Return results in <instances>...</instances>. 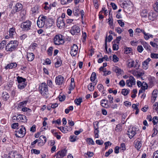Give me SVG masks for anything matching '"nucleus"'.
Returning <instances> with one entry per match:
<instances>
[{"mask_svg": "<svg viewBox=\"0 0 158 158\" xmlns=\"http://www.w3.org/2000/svg\"><path fill=\"white\" fill-rule=\"evenodd\" d=\"M131 3L129 0H123V2L121 4V6L125 8L128 7Z\"/></svg>", "mask_w": 158, "mask_h": 158, "instance_id": "15", "label": "nucleus"}, {"mask_svg": "<svg viewBox=\"0 0 158 158\" xmlns=\"http://www.w3.org/2000/svg\"><path fill=\"white\" fill-rule=\"evenodd\" d=\"M54 44L56 45H59L63 44L64 43V41L62 35H56L54 39Z\"/></svg>", "mask_w": 158, "mask_h": 158, "instance_id": "3", "label": "nucleus"}, {"mask_svg": "<svg viewBox=\"0 0 158 158\" xmlns=\"http://www.w3.org/2000/svg\"><path fill=\"white\" fill-rule=\"evenodd\" d=\"M134 61L129 62L128 63V66L129 67H132L134 66Z\"/></svg>", "mask_w": 158, "mask_h": 158, "instance_id": "63", "label": "nucleus"}, {"mask_svg": "<svg viewBox=\"0 0 158 158\" xmlns=\"http://www.w3.org/2000/svg\"><path fill=\"white\" fill-rule=\"evenodd\" d=\"M118 48V45L115 44H113V50H117Z\"/></svg>", "mask_w": 158, "mask_h": 158, "instance_id": "62", "label": "nucleus"}, {"mask_svg": "<svg viewBox=\"0 0 158 158\" xmlns=\"http://www.w3.org/2000/svg\"><path fill=\"white\" fill-rule=\"evenodd\" d=\"M96 143L97 144L101 145L103 143V141L102 140H97L96 141Z\"/></svg>", "mask_w": 158, "mask_h": 158, "instance_id": "59", "label": "nucleus"}, {"mask_svg": "<svg viewBox=\"0 0 158 158\" xmlns=\"http://www.w3.org/2000/svg\"><path fill=\"white\" fill-rule=\"evenodd\" d=\"M72 0H61V3L62 4L64 5L70 3Z\"/></svg>", "mask_w": 158, "mask_h": 158, "instance_id": "39", "label": "nucleus"}, {"mask_svg": "<svg viewBox=\"0 0 158 158\" xmlns=\"http://www.w3.org/2000/svg\"><path fill=\"white\" fill-rule=\"evenodd\" d=\"M64 81L63 77L61 75H59L56 78L55 82L56 85H60L64 83Z\"/></svg>", "mask_w": 158, "mask_h": 158, "instance_id": "13", "label": "nucleus"}, {"mask_svg": "<svg viewBox=\"0 0 158 158\" xmlns=\"http://www.w3.org/2000/svg\"><path fill=\"white\" fill-rule=\"evenodd\" d=\"M104 144L105 145V149L106 150L107 149L108 146H110L111 145L112 143L108 141L105 142Z\"/></svg>", "mask_w": 158, "mask_h": 158, "instance_id": "44", "label": "nucleus"}, {"mask_svg": "<svg viewBox=\"0 0 158 158\" xmlns=\"http://www.w3.org/2000/svg\"><path fill=\"white\" fill-rule=\"evenodd\" d=\"M95 84L92 85V83H90L88 86V89L90 91H92L94 90Z\"/></svg>", "mask_w": 158, "mask_h": 158, "instance_id": "31", "label": "nucleus"}, {"mask_svg": "<svg viewBox=\"0 0 158 158\" xmlns=\"http://www.w3.org/2000/svg\"><path fill=\"white\" fill-rule=\"evenodd\" d=\"M156 18V14L152 12H150L149 13L148 18L149 19L153 21Z\"/></svg>", "mask_w": 158, "mask_h": 158, "instance_id": "16", "label": "nucleus"}, {"mask_svg": "<svg viewBox=\"0 0 158 158\" xmlns=\"http://www.w3.org/2000/svg\"><path fill=\"white\" fill-rule=\"evenodd\" d=\"M121 126L119 124H118L116 126L115 130L117 131H120L121 130Z\"/></svg>", "mask_w": 158, "mask_h": 158, "instance_id": "48", "label": "nucleus"}, {"mask_svg": "<svg viewBox=\"0 0 158 158\" xmlns=\"http://www.w3.org/2000/svg\"><path fill=\"white\" fill-rule=\"evenodd\" d=\"M27 84L25 83H20L18 85L19 89H24L26 86Z\"/></svg>", "mask_w": 158, "mask_h": 158, "instance_id": "29", "label": "nucleus"}, {"mask_svg": "<svg viewBox=\"0 0 158 158\" xmlns=\"http://www.w3.org/2000/svg\"><path fill=\"white\" fill-rule=\"evenodd\" d=\"M47 19V17L46 16H40L38 17V19L40 20V21H42L45 23V22Z\"/></svg>", "mask_w": 158, "mask_h": 158, "instance_id": "32", "label": "nucleus"}, {"mask_svg": "<svg viewBox=\"0 0 158 158\" xmlns=\"http://www.w3.org/2000/svg\"><path fill=\"white\" fill-rule=\"evenodd\" d=\"M23 8L22 4L20 3H17L15 6L13 7L11 10V13L12 14H15L16 12H19Z\"/></svg>", "mask_w": 158, "mask_h": 158, "instance_id": "6", "label": "nucleus"}, {"mask_svg": "<svg viewBox=\"0 0 158 158\" xmlns=\"http://www.w3.org/2000/svg\"><path fill=\"white\" fill-rule=\"evenodd\" d=\"M105 102V100L104 99L102 100L101 102V104L102 106L106 107L107 106V104L106 103L104 102Z\"/></svg>", "mask_w": 158, "mask_h": 158, "instance_id": "53", "label": "nucleus"}, {"mask_svg": "<svg viewBox=\"0 0 158 158\" xmlns=\"http://www.w3.org/2000/svg\"><path fill=\"white\" fill-rule=\"evenodd\" d=\"M97 88L100 91L104 89V87L102 84H99L97 86Z\"/></svg>", "mask_w": 158, "mask_h": 158, "instance_id": "51", "label": "nucleus"}, {"mask_svg": "<svg viewBox=\"0 0 158 158\" xmlns=\"http://www.w3.org/2000/svg\"><path fill=\"white\" fill-rule=\"evenodd\" d=\"M19 43L16 40L10 41L6 46V50L7 51L11 52L15 51Z\"/></svg>", "mask_w": 158, "mask_h": 158, "instance_id": "1", "label": "nucleus"}, {"mask_svg": "<svg viewBox=\"0 0 158 158\" xmlns=\"http://www.w3.org/2000/svg\"><path fill=\"white\" fill-rule=\"evenodd\" d=\"M17 66V64L15 63H13L8 64L5 67L6 69H11L12 68H15Z\"/></svg>", "mask_w": 158, "mask_h": 158, "instance_id": "18", "label": "nucleus"}, {"mask_svg": "<svg viewBox=\"0 0 158 158\" xmlns=\"http://www.w3.org/2000/svg\"><path fill=\"white\" fill-rule=\"evenodd\" d=\"M135 147L138 150H139L141 147V143L139 140H136L135 141Z\"/></svg>", "mask_w": 158, "mask_h": 158, "instance_id": "19", "label": "nucleus"}, {"mask_svg": "<svg viewBox=\"0 0 158 158\" xmlns=\"http://www.w3.org/2000/svg\"><path fill=\"white\" fill-rule=\"evenodd\" d=\"M153 158H158V150L154 153Z\"/></svg>", "mask_w": 158, "mask_h": 158, "instance_id": "64", "label": "nucleus"}, {"mask_svg": "<svg viewBox=\"0 0 158 158\" xmlns=\"http://www.w3.org/2000/svg\"><path fill=\"white\" fill-rule=\"evenodd\" d=\"M114 71L118 75L121 74L123 72L121 69L118 67L115 68Z\"/></svg>", "mask_w": 158, "mask_h": 158, "instance_id": "27", "label": "nucleus"}, {"mask_svg": "<svg viewBox=\"0 0 158 158\" xmlns=\"http://www.w3.org/2000/svg\"><path fill=\"white\" fill-rule=\"evenodd\" d=\"M77 136L75 135L71 136L70 137V140L71 142H75L76 139V138Z\"/></svg>", "mask_w": 158, "mask_h": 158, "instance_id": "46", "label": "nucleus"}, {"mask_svg": "<svg viewBox=\"0 0 158 158\" xmlns=\"http://www.w3.org/2000/svg\"><path fill=\"white\" fill-rule=\"evenodd\" d=\"M9 36L11 37H13V35H14L15 33V28L13 27L10 28L9 30Z\"/></svg>", "mask_w": 158, "mask_h": 158, "instance_id": "21", "label": "nucleus"}, {"mask_svg": "<svg viewBox=\"0 0 158 158\" xmlns=\"http://www.w3.org/2000/svg\"><path fill=\"white\" fill-rule=\"evenodd\" d=\"M155 10L158 12V0L156 1V3H155V6L154 7Z\"/></svg>", "mask_w": 158, "mask_h": 158, "instance_id": "52", "label": "nucleus"}, {"mask_svg": "<svg viewBox=\"0 0 158 158\" xmlns=\"http://www.w3.org/2000/svg\"><path fill=\"white\" fill-rule=\"evenodd\" d=\"M15 135L18 137H22L26 134V129L24 127L22 126L19 130L15 131Z\"/></svg>", "mask_w": 158, "mask_h": 158, "instance_id": "4", "label": "nucleus"}, {"mask_svg": "<svg viewBox=\"0 0 158 158\" xmlns=\"http://www.w3.org/2000/svg\"><path fill=\"white\" fill-rule=\"evenodd\" d=\"M113 152V150L112 149H110L107 152H106L105 153V156L107 157L111 153Z\"/></svg>", "mask_w": 158, "mask_h": 158, "instance_id": "41", "label": "nucleus"}, {"mask_svg": "<svg viewBox=\"0 0 158 158\" xmlns=\"http://www.w3.org/2000/svg\"><path fill=\"white\" fill-rule=\"evenodd\" d=\"M148 85L146 83H145L144 84L143 86H142L141 87V89H143V90H145V89H148Z\"/></svg>", "mask_w": 158, "mask_h": 158, "instance_id": "56", "label": "nucleus"}, {"mask_svg": "<svg viewBox=\"0 0 158 158\" xmlns=\"http://www.w3.org/2000/svg\"><path fill=\"white\" fill-rule=\"evenodd\" d=\"M82 102V98H79L77 99H75L74 100V102L77 105H80Z\"/></svg>", "mask_w": 158, "mask_h": 158, "instance_id": "33", "label": "nucleus"}, {"mask_svg": "<svg viewBox=\"0 0 158 158\" xmlns=\"http://www.w3.org/2000/svg\"><path fill=\"white\" fill-rule=\"evenodd\" d=\"M41 140L42 142V145H43L46 142V137L44 135H41L39 138V140Z\"/></svg>", "mask_w": 158, "mask_h": 158, "instance_id": "24", "label": "nucleus"}, {"mask_svg": "<svg viewBox=\"0 0 158 158\" xmlns=\"http://www.w3.org/2000/svg\"><path fill=\"white\" fill-rule=\"evenodd\" d=\"M12 154V156H11V158H17V157H15L16 156H18L19 155H18V154L16 152H12L11 154H10L11 155Z\"/></svg>", "mask_w": 158, "mask_h": 158, "instance_id": "54", "label": "nucleus"}, {"mask_svg": "<svg viewBox=\"0 0 158 158\" xmlns=\"http://www.w3.org/2000/svg\"><path fill=\"white\" fill-rule=\"evenodd\" d=\"M34 55L32 53H27V58L29 61H32L34 58Z\"/></svg>", "mask_w": 158, "mask_h": 158, "instance_id": "17", "label": "nucleus"}, {"mask_svg": "<svg viewBox=\"0 0 158 158\" xmlns=\"http://www.w3.org/2000/svg\"><path fill=\"white\" fill-rule=\"evenodd\" d=\"M3 99L5 101L7 100L9 97L8 94L6 92H5L2 93Z\"/></svg>", "mask_w": 158, "mask_h": 158, "instance_id": "23", "label": "nucleus"}, {"mask_svg": "<svg viewBox=\"0 0 158 158\" xmlns=\"http://www.w3.org/2000/svg\"><path fill=\"white\" fill-rule=\"evenodd\" d=\"M80 31V27L77 25L73 26L70 30V32L72 35H76Z\"/></svg>", "mask_w": 158, "mask_h": 158, "instance_id": "9", "label": "nucleus"}, {"mask_svg": "<svg viewBox=\"0 0 158 158\" xmlns=\"http://www.w3.org/2000/svg\"><path fill=\"white\" fill-rule=\"evenodd\" d=\"M96 75L95 73L93 72L91 74L90 80L91 81L93 82L96 79Z\"/></svg>", "mask_w": 158, "mask_h": 158, "instance_id": "30", "label": "nucleus"}, {"mask_svg": "<svg viewBox=\"0 0 158 158\" xmlns=\"http://www.w3.org/2000/svg\"><path fill=\"white\" fill-rule=\"evenodd\" d=\"M6 44V41L3 40L0 43V49H3L4 48V45Z\"/></svg>", "mask_w": 158, "mask_h": 158, "instance_id": "35", "label": "nucleus"}, {"mask_svg": "<svg viewBox=\"0 0 158 158\" xmlns=\"http://www.w3.org/2000/svg\"><path fill=\"white\" fill-rule=\"evenodd\" d=\"M135 84V81L133 76H131L129 77V79L126 81V85L129 87H132V85Z\"/></svg>", "mask_w": 158, "mask_h": 158, "instance_id": "10", "label": "nucleus"}, {"mask_svg": "<svg viewBox=\"0 0 158 158\" xmlns=\"http://www.w3.org/2000/svg\"><path fill=\"white\" fill-rule=\"evenodd\" d=\"M151 57L152 58H158V54L155 53H152L151 55Z\"/></svg>", "mask_w": 158, "mask_h": 158, "instance_id": "45", "label": "nucleus"}, {"mask_svg": "<svg viewBox=\"0 0 158 158\" xmlns=\"http://www.w3.org/2000/svg\"><path fill=\"white\" fill-rule=\"evenodd\" d=\"M38 6H35L34 7L31 8V11L32 14L34 15H35L36 14L38 13Z\"/></svg>", "mask_w": 158, "mask_h": 158, "instance_id": "20", "label": "nucleus"}, {"mask_svg": "<svg viewBox=\"0 0 158 158\" xmlns=\"http://www.w3.org/2000/svg\"><path fill=\"white\" fill-rule=\"evenodd\" d=\"M27 120V117L24 115L20 114L17 116V121H21L24 123H26Z\"/></svg>", "mask_w": 158, "mask_h": 158, "instance_id": "14", "label": "nucleus"}, {"mask_svg": "<svg viewBox=\"0 0 158 158\" xmlns=\"http://www.w3.org/2000/svg\"><path fill=\"white\" fill-rule=\"evenodd\" d=\"M40 19L38 20L37 22V24L38 27L39 28H42L44 26V23L43 22L40 21Z\"/></svg>", "mask_w": 158, "mask_h": 158, "instance_id": "26", "label": "nucleus"}, {"mask_svg": "<svg viewBox=\"0 0 158 158\" xmlns=\"http://www.w3.org/2000/svg\"><path fill=\"white\" fill-rule=\"evenodd\" d=\"M121 36H119L117 37L116 39L114 40L115 42L117 44H119L120 40L121 39Z\"/></svg>", "mask_w": 158, "mask_h": 158, "instance_id": "61", "label": "nucleus"}, {"mask_svg": "<svg viewBox=\"0 0 158 158\" xmlns=\"http://www.w3.org/2000/svg\"><path fill=\"white\" fill-rule=\"evenodd\" d=\"M137 128L135 127H132L131 129H129L127 133L130 139L133 137L136 134Z\"/></svg>", "mask_w": 158, "mask_h": 158, "instance_id": "7", "label": "nucleus"}, {"mask_svg": "<svg viewBox=\"0 0 158 158\" xmlns=\"http://www.w3.org/2000/svg\"><path fill=\"white\" fill-rule=\"evenodd\" d=\"M31 24V22L27 20L21 23V27L24 31H27L30 29Z\"/></svg>", "mask_w": 158, "mask_h": 158, "instance_id": "5", "label": "nucleus"}, {"mask_svg": "<svg viewBox=\"0 0 158 158\" xmlns=\"http://www.w3.org/2000/svg\"><path fill=\"white\" fill-rule=\"evenodd\" d=\"M115 31L119 34H121L123 32V30L119 27L116 28Z\"/></svg>", "mask_w": 158, "mask_h": 158, "instance_id": "55", "label": "nucleus"}, {"mask_svg": "<svg viewBox=\"0 0 158 158\" xmlns=\"http://www.w3.org/2000/svg\"><path fill=\"white\" fill-rule=\"evenodd\" d=\"M52 47H50L48 49L47 51V52L48 55L49 56H51L52 55Z\"/></svg>", "mask_w": 158, "mask_h": 158, "instance_id": "37", "label": "nucleus"}, {"mask_svg": "<svg viewBox=\"0 0 158 158\" xmlns=\"http://www.w3.org/2000/svg\"><path fill=\"white\" fill-rule=\"evenodd\" d=\"M73 13L75 16H77L79 15V10L78 9H76L73 11Z\"/></svg>", "mask_w": 158, "mask_h": 158, "instance_id": "60", "label": "nucleus"}, {"mask_svg": "<svg viewBox=\"0 0 158 158\" xmlns=\"http://www.w3.org/2000/svg\"><path fill=\"white\" fill-rule=\"evenodd\" d=\"M56 24L58 27L60 29H62L64 27L65 23L64 19H62L61 18H58L56 20Z\"/></svg>", "mask_w": 158, "mask_h": 158, "instance_id": "8", "label": "nucleus"}, {"mask_svg": "<svg viewBox=\"0 0 158 158\" xmlns=\"http://www.w3.org/2000/svg\"><path fill=\"white\" fill-rule=\"evenodd\" d=\"M142 44L143 45L144 47L148 51L150 50V48H151V47L148 44L144 42H143Z\"/></svg>", "mask_w": 158, "mask_h": 158, "instance_id": "22", "label": "nucleus"}, {"mask_svg": "<svg viewBox=\"0 0 158 158\" xmlns=\"http://www.w3.org/2000/svg\"><path fill=\"white\" fill-rule=\"evenodd\" d=\"M86 141L88 142V144H90L94 145V143L93 139L91 138H88L86 139Z\"/></svg>", "mask_w": 158, "mask_h": 158, "instance_id": "34", "label": "nucleus"}, {"mask_svg": "<svg viewBox=\"0 0 158 158\" xmlns=\"http://www.w3.org/2000/svg\"><path fill=\"white\" fill-rule=\"evenodd\" d=\"M129 91V90H128L126 89H123L122 90V94L124 96H126L128 94Z\"/></svg>", "mask_w": 158, "mask_h": 158, "instance_id": "36", "label": "nucleus"}, {"mask_svg": "<svg viewBox=\"0 0 158 158\" xmlns=\"http://www.w3.org/2000/svg\"><path fill=\"white\" fill-rule=\"evenodd\" d=\"M108 98L109 99L110 103H113V97L111 96V95H108Z\"/></svg>", "mask_w": 158, "mask_h": 158, "instance_id": "57", "label": "nucleus"}, {"mask_svg": "<svg viewBox=\"0 0 158 158\" xmlns=\"http://www.w3.org/2000/svg\"><path fill=\"white\" fill-rule=\"evenodd\" d=\"M132 49L130 48L127 47L125 48L124 53L126 54L129 53L131 52Z\"/></svg>", "mask_w": 158, "mask_h": 158, "instance_id": "40", "label": "nucleus"}, {"mask_svg": "<svg viewBox=\"0 0 158 158\" xmlns=\"http://www.w3.org/2000/svg\"><path fill=\"white\" fill-rule=\"evenodd\" d=\"M158 122V117L155 116L153 118L152 122L154 125H156Z\"/></svg>", "mask_w": 158, "mask_h": 158, "instance_id": "42", "label": "nucleus"}, {"mask_svg": "<svg viewBox=\"0 0 158 158\" xmlns=\"http://www.w3.org/2000/svg\"><path fill=\"white\" fill-rule=\"evenodd\" d=\"M113 61L114 62H117L118 61L119 59L115 55H114L113 56Z\"/></svg>", "mask_w": 158, "mask_h": 158, "instance_id": "43", "label": "nucleus"}, {"mask_svg": "<svg viewBox=\"0 0 158 158\" xmlns=\"http://www.w3.org/2000/svg\"><path fill=\"white\" fill-rule=\"evenodd\" d=\"M98 122L97 121L94 122L93 125L94 130H98Z\"/></svg>", "mask_w": 158, "mask_h": 158, "instance_id": "38", "label": "nucleus"}, {"mask_svg": "<svg viewBox=\"0 0 158 158\" xmlns=\"http://www.w3.org/2000/svg\"><path fill=\"white\" fill-rule=\"evenodd\" d=\"M118 23L120 26L123 27L124 25V23L123 22L122 20H118L117 21Z\"/></svg>", "mask_w": 158, "mask_h": 158, "instance_id": "50", "label": "nucleus"}, {"mask_svg": "<svg viewBox=\"0 0 158 158\" xmlns=\"http://www.w3.org/2000/svg\"><path fill=\"white\" fill-rule=\"evenodd\" d=\"M78 50V47L77 45L73 44L71 48V50L70 54L72 56H74L76 55L77 53Z\"/></svg>", "mask_w": 158, "mask_h": 158, "instance_id": "12", "label": "nucleus"}, {"mask_svg": "<svg viewBox=\"0 0 158 158\" xmlns=\"http://www.w3.org/2000/svg\"><path fill=\"white\" fill-rule=\"evenodd\" d=\"M75 87V83L74 82H71V84L70 85V87H69V90L74 89Z\"/></svg>", "mask_w": 158, "mask_h": 158, "instance_id": "49", "label": "nucleus"}, {"mask_svg": "<svg viewBox=\"0 0 158 158\" xmlns=\"http://www.w3.org/2000/svg\"><path fill=\"white\" fill-rule=\"evenodd\" d=\"M41 94L44 96L48 94V85L45 83H42L40 85L39 88Z\"/></svg>", "mask_w": 158, "mask_h": 158, "instance_id": "2", "label": "nucleus"}, {"mask_svg": "<svg viewBox=\"0 0 158 158\" xmlns=\"http://www.w3.org/2000/svg\"><path fill=\"white\" fill-rule=\"evenodd\" d=\"M137 49L138 51L140 53H141L143 50V48L141 45H139L137 47Z\"/></svg>", "mask_w": 158, "mask_h": 158, "instance_id": "47", "label": "nucleus"}, {"mask_svg": "<svg viewBox=\"0 0 158 158\" xmlns=\"http://www.w3.org/2000/svg\"><path fill=\"white\" fill-rule=\"evenodd\" d=\"M67 153V150L63 149L61 151H58L57 153L55 155L54 157H56V158H62L65 156Z\"/></svg>", "mask_w": 158, "mask_h": 158, "instance_id": "11", "label": "nucleus"}, {"mask_svg": "<svg viewBox=\"0 0 158 158\" xmlns=\"http://www.w3.org/2000/svg\"><path fill=\"white\" fill-rule=\"evenodd\" d=\"M19 126V124L18 123H14L12 124L11 127L13 129H15Z\"/></svg>", "mask_w": 158, "mask_h": 158, "instance_id": "58", "label": "nucleus"}, {"mask_svg": "<svg viewBox=\"0 0 158 158\" xmlns=\"http://www.w3.org/2000/svg\"><path fill=\"white\" fill-rule=\"evenodd\" d=\"M17 80L19 83H25L26 80L25 78L18 76L17 77Z\"/></svg>", "mask_w": 158, "mask_h": 158, "instance_id": "28", "label": "nucleus"}, {"mask_svg": "<svg viewBox=\"0 0 158 158\" xmlns=\"http://www.w3.org/2000/svg\"><path fill=\"white\" fill-rule=\"evenodd\" d=\"M157 90H154L153 91L152 95L154 100L153 102H154L156 100V99L157 97Z\"/></svg>", "mask_w": 158, "mask_h": 158, "instance_id": "25", "label": "nucleus"}]
</instances>
